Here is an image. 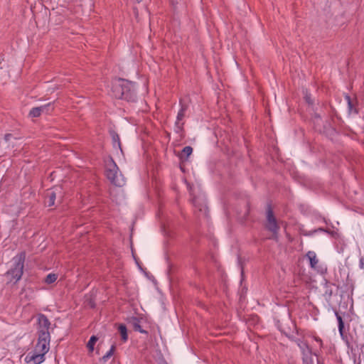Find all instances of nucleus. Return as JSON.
<instances>
[{
    "instance_id": "28",
    "label": "nucleus",
    "mask_w": 364,
    "mask_h": 364,
    "mask_svg": "<svg viewBox=\"0 0 364 364\" xmlns=\"http://www.w3.org/2000/svg\"><path fill=\"white\" fill-rule=\"evenodd\" d=\"M119 70L122 72V73H124V71H123L121 68H119Z\"/></svg>"
},
{
    "instance_id": "16",
    "label": "nucleus",
    "mask_w": 364,
    "mask_h": 364,
    "mask_svg": "<svg viewBox=\"0 0 364 364\" xmlns=\"http://www.w3.org/2000/svg\"><path fill=\"white\" fill-rule=\"evenodd\" d=\"M186 110V107L184 106H182L181 109L179 110L178 115H177V120L176 122V124L178 126L179 124V122L183 119L185 115V112Z\"/></svg>"
},
{
    "instance_id": "17",
    "label": "nucleus",
    "mask_w": 364,
    "mask_h": 364,
    "mask_svg": "<svg viewBox=\"0 0 364 364\" xmlns=\"http://www.w3.org/2000/svg\"><path fill=\"white\" fill-rule=\"evenodd\" d=\"M58 276L55 274H49L45 278V282L46 284H50L55 282L57 280Z\"/></svg>"
},
{
    "instance_id": "9",
    "label": "nucleus",
    "mask_w": 364,
    "mask_h": 364,
    "mask_svg": "<svg viewBox=\"0 0 364 364\" xmlns=\"http://www.w3.org/2000/svg\"><path fill=\"white\" fill-rule=\"evenodd\" d=\"M126 180L123 174L119 171V168L115 164V186L122 187L125 185Z\"/></svg>"
},
{
    "instance_id": "12",
    "label": "nucleus",
    "mask_w": 364,
    "mask_h": 364,
    "mask_svg": "<svg viewBox=\"0 0 364 364\" xmlns=\"http://www.w3.org/2000/svg\"><path fill=\"white\" fill-rule=\"evenodd\" d=\"M307 257L309 258L310 261V264L312 268H316V266L318 262V259L316 255V253L314 252L309 251L306 254Z\"/></svg>"
},
{
    "instance_id": "20",
    "label": "nucleus",
    "mask_w": 364,
    "mask_h": 364,
    "mask_svg": "<svg viewBox=\"0 0 364 364\" xmlns=\"http://www.w3.org/2000/svg\"><path fill=\"white\" fill-rule=\"evenodd\" d=\"M303 364H314L312 354L303 355Z\"/></svg>"
},
{
    "instance_id": "18",
    "label": "nucleus",
    "mask_w": 364,
    "mask_h": 364,
    "mask_svg": "<svg viewBox=\"0 0 364 364\" xmlns=\"http://www.w3.org/2000/svg\"><path fill=\"white\" fill-rule=\"evenodd\" d=\"M133 329L135 331H139L142 333H147V332L141 328L139 321H135L133 323Z\"/></svg>"
},
{
    "instance_id": "26",
    "label": "nucleus",
    "mask_w": 364,
    "mask_h": 364,
    "mask_svg": "<svg viewBox=\"0 0 364 364\" xmlns=\"http://www.w3.org/2000/svg\"><path fill=\"white\" fill-rule=\"evenodd\" d=\"M346 99L348 100V105H349V106L350 107V106H351V102H350V97H349L348 96H347V97H346Z\"/></svg>"
},
{
    "instance_id": "1",
    "label": "nucleus",
    "mask_w": 364,
    "mask_h": 364,
    "mask_svg": "<svg viewBox=\"0 0 364 364\" xmlns=\"http://www.w3.org/2000/svg\"><path fill=\"white\" fill-rule=\"evenodd\" d=\"M38 338L34 350L46 355L50 349V335L49 328L50 322L44 314H41L38 316Z\"/></svg>"
},
{
    "instance_id": "23",
    "label": "nucleus",
    "mask_w": 364,
    "mask_h": 364,
    "mask_svg": "<svg viewBox=\"0 0 364 364\" xmlns=\"http://www.w3.org/2000/svg\"><path fill=\"white\" fill-rule=\"evenodd\" d=\"M314 339L317 343H318L320 348H322V346H323V342H322L321 339L320 338H318V336H314Z\"/></svg>"
},
{
    "instance_id": "6",
    "label": "nucleus",
    "mask_w": 364,
    "mask_h": 364,
    "mask_svg": "<svg viewBox=\"0 0 364 364\" xmlns=\"http://www.w3.org/2000/svg\"><path fill=\"white\" fill-rule=\"evenodd\" d=\"M27 363H33V364H40L45 360V355L36 350L29 353L25 358Z\"/></svg>"
},
{
    "instance_id": "10",
    "label": "nucleus",
    "mask_w": 364,
    "mask_h": 364,
    "mask_svg": "<svg viewBox=\"0 0 364 364\" xmlns=\"http://www.w3.org/2000/svg\"><path fill=\"white\" fill-rule=\"evenodd\" d=\"M296 343L301 349L303 355L312 354L311 348L306 342L299 339L296 341Z\"/></svg>"
},
{
    "instance_id": "21",
    "label": "nucleus",
    "mask_w": 364,
    "mask_h": 364,
    "mask_svg": "<svg viewBox=\"0 0 364 364\" xmlns=\"http://www.w3.org/2000/svg\"><path fill=\"white\" fill-rule=\"evenodd\" d=\"M114 353V344L110 346L109 351L102 358V360L105 362Z\"/></svg>"
},
{
    "instance_id": "2",
    "label": "nucleus",
    "mask_w": 364,
    "mask_h": 364,
    "mask_svg": "<svg viewBox=\"0 0 364 364\" xmlns=\"http://www.w3.org/2000/svg\"><path fill=\"white\" fill-rule=\"evenodd\" d=\"M134 102L136 98L134 85L132 82L119 77L115 81V98Z\"/></svg>"
},
{
    "instance_id": "24",
    "label": "nucleus",
    "mask_w": 364,
    "mask_h": 364,
    "mask_svg": "<svg viewBox=\"0 0 364 364\" xmlns=\"http://www.w3.org/2000/svg\"><path fill=\"white\" fill-rule=\"evenodd\" d=\"M12 136V135L11 134H6L5 136H4V140L6 141H8L10 138Z\"/></svg>"
},
{
    "instance_id": "19",
    "label": "nucleus",
    "mask_w": 364,
    "mask_h": 364,
    "mask_svg": "<svg viewBox=\"0 0 364 364\" xmlns=\"http://www.w3.org/2000/svg\"><path fill=\"white\" fill-rule=\"evenodd\" d=\"M336 318H337V320H338V330H339V332H340V333L341 335H343V328H344V323H343L342 317L338 314H336Z\"/></svg>"
},
{
    "instance_id": "27",
    "label": "nucleus",
    "mask_w": 364,
    "mask_h": 364,
    "mask_svg": "<svg viewBox=\"0 0 364 364\" xmlns=\"http://www.w3.org/2000/svg\"><path fill=\"white\" fill-rule=\"evenodd\" d=\"M134 1L135 2H136V3H139V2H141L142 0H134Z\"/></svg>"
},
{
    "instance_id": "11",
    "label": "nucleus",
    "mask_w": 364,
    "mask_h": 364,
    "mask_svg": "<svg viewBox=\"0 0 364 364\" xmlns=\"http://www.w3.org/2000/svg\"><path fill=\"white\" fill-rule=\"evenodd\" d=\"M121 266V264H116L115 263V280H117L118 283H122V284L125 285L126 284V275L122 271L117 272L116 269L117 267Z\"/></svg>"
},
{
    "instance_id": "13",
    "label": "nucleus",
    "mask_w": 364,
    "mask_h": 364,
    "mask_svg": "<svg viewBox=\"0 0 364 364\" xmlns=\"http://www.w3.org/2000/svg\"><path fill=\"white\" fill-rule=\"evenodd\" d=\"M118 331L121 336V339L123 342H125L128 339L127 329L125 325L120 324L118 327Z\"/></svg>"
},
{
    "instance_id": "8",
    "label": "nucleus",
    "mask_w": 364,
    "mask_h": 364,
    "mask_svg": "<svg viewBox=\"0 0 364 364\" xmlns=\"http://www.w3.org/2000/svg\"><path fill=\"white\" fill-rule=\"evenodd\" d=\"M50 103L41 107H33L29 112L28 115L30 117H38L41 114L42 112H48L50 110ZM51 109H53V108H51Z\"/></svg>"
},
{
    "instance_id": "22",
    "label": "nucleus",
    "mask_w": 364,
    "mask_h": 364,
    "mask_svg": "<svg viewBox=\"0 0 364 364\" xmlns=\"http://www.w3.org/2000/svg\"><path fill=\"white\" fill-rule=\"evenodd\" d=\"M114 141H115V142H117V143H118V146H119V149H120V151H121V153L123 154V151H122V146H121V143H120V141H119V136H118V135H116V134H115V139H114Z\"/></svg>"
},
{
    "instance_id": "7",
    "label": "nucleus",
    "mask_w": 364,
    "mask_h": 364,
    "mask_svg": "<svg viewBox=\"0 0 364 364\" xmlns=\"http://www.w3.org/2000/svg\"><path fill=\"white\" fill-rule=\"evenodd\" d=\"M105 174L108 180L111 183H114V161L111 156L105 161Z\"/></svg>"
},
{
    "instance_id": "5",
    "label": "nucleus",
    "mask_w": 364,
    "mask_h": 364,
    "mask_svg": "<svg viewBox=\"0 0 364 364\" xmlns=\"http://www.w3.org/2000/svg\"><path fill=\"white\" fill-rule=\"evenodd\" d=\"M61 193L60 188H55L47 191L45 196V204L48 207H52L55 205V201L58 193Z\"/></svg>"
},
{
    "instance_id": "14",
    "label": "nucleus",
    "mask_w": 364,
    "mask_h": 364,
    "mask_svg": "<svg viewBox=\"0 0 364 364\" xmlns=\"http://www.w3.org/2000/svg\"><path fill=\"white\" fill-rule=\"evenodd\" d=\"M192 152H193L192 147L187 146L183 149L179 156L181 159H186L192 154Z\"/></svg>"
},
{
    "instance_id": "4",
    "label": "nucleus",
    "mask_w": 364,
    "mask_h": 364,
    "mask_svg": "<svg viewBox=\"0 0 364 364\" xmlns=\"http://www.w3.org/2000/svg\"><path fill=\"white\" fill-rule=\"evenodd\" d=\"M265 228L272 232V239L277 241L279 237V230L280 229L279 222L274 215V213L270 206L267 207L266 212V222L264 224Z\"/></svg>"
},
{
    "instance_id": "3",
    "label": "nucleus",
    "mask_w": 364,
    "mask_h": 364,
    "mask_svg": "<svg viewBox=\"0 0 364 364\" xmlns=\"http://www.w3.org/2000/svg\"><path fill=\"white\" fill-rule=\"evenodd\" d=\"M25 257L23 254L18 255L13 259V267L6 272L10 277V282L18 281L23 274Z\"/></svg>"
},
{
    "instance_id": "25",
    "label": "nucleus",
    "mask_w": 364,
    "mask_h": 364,
    "mask_svg": "<svg viewBox=\"0 0 364 364\" xmlns=\"http://www.w3.org/2000/svg\"><path fill=\"white\" fill-rule=\"evenodd\" d=\"M360 267L361 269H364V258L363 257H362L360 259Z\"/></svg>"
},
{
    "instance_id": "15",
    "label": "nucleus",
    "mask_w": 364,
    "mask_h": 364,
    "mask_svg": "<svg viewBox=\"0 0 364 364\" xmlns=\"http://www.w3.org/2000/svg\"><path fill=\"white\" fill-rule=\"evenodd\" d=\"M97 340H98V338L97 336H92L90 338V340H89V341H88V343L87 344V348L89 349L90 351H91V352L93 351L94 346L96 343V342L97 341Z\"/></svg>"
}]
</instances>
